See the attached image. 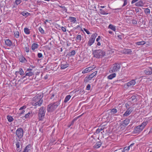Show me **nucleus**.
I'll return each mask as SVG.
<instances>
[{"label":"nucleus","instance_id":"54","mask_svg":"<svg viewBox=\"0 0 152 152\" xmlns=\"http://www.w3.org/2000/svg\"><path fill=\"white\" fill-rule=\"evenodd\" d=\"M122 36L121 35H118V38L120 39H122Z\"/></svg>","mask_w":152,"mask_h":152},{"label":"nucleus","instance_id":"13","mask_svg":"<svg viewBox=\"0 0 152 152\" xmlns=\"http://www.w3.org/2000/svg\"><path fill=\"white\" fill-rule=\"evenodd\" d=\"M106 115H108L106 118L107 119V122H112L113 120V115H111L110 114H109L108 113H106Z\"/></svg>","mask_w":152,"mask_h":152},{"label":"nucleus","instance_id":"40","mask_svg":"<svg viewBox=\"0 0 152 152\" xmlns=\"http://www.w3.org/2000/svg\"><path fill=\"white\" fill-rule=\"evenodd\" d=\"M132 51L129 49H126L125 50L124 53L126 54H131L132 53Z\"/></svg>","mask_w":152,"mask_h":152},{"label":"nucleus","instance_id":"28","mask_svg":"<svg viewBox=\"0 0 152 152\" xmlns=\"http://www.w3.org/2000/svg\"><path fill=\"white\" fill-rule=\"evenodd\" d=\"M109 28L111 29L114 31H115L116 30L115 27L113 25L110 24L109 26Z\"/></svg>","mask_w":152,"mask_h":152},{"label":"nucleus","instance_id":"32","mask_svg":"<svg viewBox=\"0 0 152 152\" xmlns=\"http://www.w3.org/2000/svg\"><path fill=\"white\" fill-rule=\"evenodd\" d=\"M117 112V110L116 109L114 108L112 109L110 112V113L111 114V115H113Z\"/></svg>","mask_w":152,"mask_h":152},{"label":"nucleus","instance_id":"63","mask_svg":"<svg viewBox=\"0 0 152 152\" xmlns=\"http://www.w3.org/2000/svg\"><path fill=\"white\" fill-rule=\"evenodd\" d=\"M83 29H84V31L85 32H86V30H87V29H86V28H84Z\"/></svg>","mask_w":152,"mask_h":152},{"label":"nucleus","instance_id":"15","mask_svg":"<svg viewBox=\"0 0 152 152\" xmlns=\"http://www.w3.org/2000/svg\"><path fill=\"white\" fill-rule=\"evenodd\" d=\"M133 110V108L131 107L129 108L123 114L124 116H128L129 114H131Z\"/></svg>","mask_w":152,"mask_h":152},{"label":"nucleus","instance_id":"59","mask_svg":"<svg viewBox=\"0 0 152 152\" xmlns=\"http://www.w3.org/2000/svg\"><path fill=\"white\" fill-rule=\"evenodd\" d=\"M16 147H17V148H18L19 147V145L18 144H16Z\"/></svg>","mask_w":152,"mask_h":152},{"label":"nucleus","instance_id":"23","mask_svg":"<svg viewBox=\"0 0 152 152\" xmlns=\"http://www.w3.org/2000/svg\"><path fill=\"white\" fill-rule=\"evenodd\" d=\"M145 41H142L136 42L135 43V44L138 45H145Z\"/></svg>","mask_w":152,"mask_h":152},{"label":"nucleus","instance_id":"49","mask_svg":"<svg viewBox=\"0 0 152 152\" xmlns=\"http://www.w3.org/2000/svg\"><path fill=\"white\" fill-rule=\"evenodd\" d=\"M131 99L132 101H133L136 99V96H132L131 97Z\"/></svg>","mask_w":152,"mask_h":152},{"label":"nucleus","instance_id":"45","mask_svg":"<svg viewBox=\"0 0 152 152\" xmlns=\"http://www.w3.org/2000/svg\"><path fill=\"white\" fill-rule=\"evenodd\" d=\"M75 54V50H73L71 51L69 55L70 56H74Z\"/></svg>","mask_w":152,"mask_h":152},{"label":"nucleus","instance_id":"3","mask_svg":"<svg viewBox=\"0 0 152 152\" xmlns=\"http://www.w3.org/2000/svg\"><path fill=\"white\" fill-rule=\"evenodd\" d=\"M60 101H58L56 102L49 104L47 107V111L48 112H51L53 111L60 104Z\"/></svg>","mask_w":152,"mask_h":152},{"label":"nucleus","instance_id":"2","mask_svg":"<svg viewBox=\"0 0 152 152\" xmlns=\"http://www.w3.org/2000/svg\"><path fill=\"white\" fill-rule=\"evenodd\" d=\"M147 123V121L144 122L141 125L135 127L133 131L134 133H139L143 130Z\"/></svg>","mask_w":152,"mask_h":152},{"label":"nucleus","instance_id":"52","mask_svg":"<svg viewBox=\"0 0 152 152\" xmlns=\"http://www.w3.org/2000/svg\"><path fill=\"white\" fill-rule=\"evenodd\" d=\"M101 37L100 36H99L96 39V41L98 42L99 40L100 39Z\"/></svg>","mask_w":152,"mask_h":152},{"label":"nucleus","instance_id":"55","mask_svg":"<svg viewBox=\"0 0 152 152\" xmlns=\"http://www.w3.org/2000/svg\"><path fill=\"white\" fill-rule=\"evenodd\" d=\"M137 23V21L135 20H134L132 21V23L133 24H135Z\"/></svg>","mask_w":152,"mask_h":152},{"label":"nucleus","instance_id":"17","mask_svg":"<svg viewBox=\"0 0 152 152\" xmlns=\"http://www.w3.org/2000/svg\"><path fill=\"white\" fill-rule=\"evenodd\" d=\"M32 69H28L26 71V76H31L34 75V72H32Z\"/></svg>","mask_w":152,"mask_h":152},{"label":"nucleus","instance_id":"26","mask_svg":"<svg viewBox=\"0 0 152 152\" xmlns=\"http://www.w3.org/2000/svg\"><path fill=\"white\" fill-rule=\"evenodd\" d=\"M103 129V128L102 127H99L97 129L96 132H94V134H99L101 131Z\"/></svg>","mask_w":152,"mask_h":152},{"label":"nucleus","instance_id":"60","mask_svg":"<svg viewBox=\"0 0 152 152\" xmlns=\"http://www.w3.org/2000/svg\"><path fill=\"white\" fill-rule=\"evenodd\" d=\"M126 107L127 108L128 107V106L129 105L128 104H125Z\"/></svg>","mask_w":152,"mask_h":152},{"label":"nucleus","instance_id":"42","mask_svg":"<svg viewBox=\"0 0 152 152\" xmlns=\"http://www.w3.org/2000/svg\"><path fill=\"white\" fill-rule=\"evenodd\" d=\"M39 31H40V32L42 34H43L44 33V30H43V29L41 27H39Z\"/></svg>","mask_w":152,"mask_h":152},{"label":"nucleus","instance_id":"57","mask_svg":"<svg viewBox=\"0 0 152 152\" xmlns=\"http://www.w3.org/2000/svg\"><path fill=\"white\" fill-rule=\"evenodd\" d=\"M115 50H114L113 49L111 50V51H110V53H112L114 52Z\"/></svg>","mask_w":152,"mask_h":152},{"label":"nucleus","instance_id":"29","mask_svg":"<svg viewBox=\"0 0 152 152\" xmlns=\"http://www.w3.org/2000/svg\"><path fill=\"white\" fill-rule=\"evenodd\" d=\"M82 39V36L80 35H78L76 38V40L78 42H80Z\"/></svg>","mask_w":152,"mask_h":152},{"label":"nucleus","instance_id":"51","mask_svg":"<svg viewBox=\"0 0 152 152\" xmlns=\"http://www.w3.org/2000/svg\"><path fill=\"white\" fill-rule=\"evenodd\" d=\"M139 0H132V2H131V3L132 4H133L136 2L137 1H138Z\"/></svg>","mask_w":152,"mask_h":152},{"label":"nucleus","instance_id":"58","mask_svg":"<svg viewBox=\"0 0 152 152\" xmlns=\"http://www.w3.org/2000/svg\"><path fill=\"white\" fill-rule=\"evenodd\" d=\"M97 45L98 46H100L101 45V43L100 42H98Z\"/></svg>","mask_w":152,"mask_h":152},{"label":"nucleus","instance_id":"41","mask_svg":"<svg viewBox=\"0 0 152 152\" xmlns=\"http://www.w3.org/2000/svg\"><path fill=\"white\" fill-rule=\"evenodd\" d=\"M24 73V71L22 69L20 68L19 69V73L20 74V75H22Z\"/></svg>","mask_w":152,"mask_h":152},{"label":"nucleus","instance_id":"31","mask_svg":"<svg viewBox=\"0 0 152 152\" xmlns=\"http://www.w3.org/2000/svg\"><path fill=\"white\" fill-rule=\"evenodd\" d=\"M24 31L26 34H30V31L29 29L28 28H24Z\"/></svg>","mask_w":152,"mask_h":152},{"label":"nucleus","instance_id":"20","mask_svg":"<svg viewBox=\"0 0 152 152\" xmlns=\"http://www.w3.org/2000/svg\"><path fill=\"white\" fill-rule=\"evenodd\" d=\"M20 61L23 63H25L27 62V60L23 56H20L19 58Z\"/></svg>","mask_w":152,"mask_h":152},{"label":"nucleus","instance_id":"30","mask_svg":"<svg viewBox=\"0 0 152 152\" xmlns=\"http://www.w3.org/2000/svg\"><path fill=\"white\" fill-rule=\"evenodd\" d=\"M144 12L146 15H148L150 13V11L149 9L147 8H144Z\"/></svg>","mask_w":152,"mask_h":152},{"label":"nucleus","instance_id":"9","mask_svg":"<svg viewBox=\"0 0 152 152\" xmlns=\"http://www.w3.org/2000/svg\"><path fill=\"white\" fill-rule=\"evenodd\" d=\"M96 66L94 65L89 66L84 69L82 72V73L85 74L88 72L96 68Z\"/></svg>","mask_w":152,"mask_h":152},{"label":"nucleus","instance_id":"35","mask_svg":"<svg viewBox=\"0 0 152 152\" xmlns=\"http://www.w3.org/2000/svg\"><path fill=\"white\" fill-rule=\"evenodd\" d=\"M100 13L102 15H107L108 14V13L106 12L104 10H103L100 9Z\"/></svg>","mask_w":152,"mask_h":152},{"label":"nucleus","instance_id":"18","mask_svg":"<svg viewBox=\"0 0 152 152\" xmlns=\"http://www.w3.org/2000/svg\"><path fill=\"white\" fill-rule=\"evenodd\" d=\"M145 3L142 0H140L136 3L135 5L137 7H143L144 6Z\"/></svg>","mask_w":152,"mask_h":152},{"label":"nucleus","instance_id":"36","mask_svg":"<svg viewBox=\"0 0 152 152\" xmlns=\"http://www.w3.org/2000/svg\"><path fill=\"white\" fill-rule=\"evenodd\" d=\"M14 36L16 38H18L19 36V34L18 31H16L14 32Z\"/></svg>","mask_w":152,"mask_h":152},{"label":"nucleus","instance_id":"33","mask_svg":"<svg viewBox=\"0 0 152 152\" xmlns=\"http://www.w3.org/2000/svg\"><path fill=\"white\" fill-rule=\"evenodd\" d=\"M7 118L8 120V121L10 122H11L13 120V118L10 115L7 116Z\"/></svg>","mask_w":152,"mask_h":152},{"label":"nucleus","instance_id":"24","mask_svg":"<svg viewBox=\"0 0 152 152\" xmlns=\"http://www.w3.org/2000/svg\"><path fill=\"white\" fill-rule=\"evenodd\" d=\"M116 76V74L115 73L112 74H111L109 75L107 78L108 79L111 80L114 77H115Z\"/></svg>","mask_w":152,"mask_h":152},{"label":"nucleus","instance_id":"38","mask_svg":"<svg viewBox=\"0 0 152 152\" xmlns=\"http://www.w3.org/2000/svg\"><path fill=\"white\" fill-rule=\"evenodd\" d=\"M129 150V147H125L122 151V152H126L128 151Z\"/></svg>","mask_w":152,"mask_h":152},{"label":"nucleus","instance_id":"48","mask_svg":"<svg viewBox=\"0 0 152 152\" xmlns=\"http://www.w3.org/2000/svg\"><path fill=\"white\" fill-rule=\"evenodd\" d=\"M39 58H41L42 56V55L41 53H39L37 54Z\"/></svg>","mask_w":152,"mask_h":152},{"label":"nucleus","instance_id":"44","mask_svg":"<svg viewBox=\"0 0 152 152\" xmlns=\"http://www.w3.org/2000/svg\"><path fill=\"white\" fill-rule=\"evenodd\" d=\"M21 2V0H16L15 1V3L17 5L20 4Z\"/></svg>","mask_w":152,"mask_h":152},{"label":"nucleus","instance_id":"22","mask_svg":"<svg viewBox=\"0 0 152 152\" xmlns=\"http://www.w3.org/2000/svg\"><path fill=\"white\" fill-rule=\"evenodd\" d=\"M5 43L7 45L9 46H11L12 44L11 41L9 39H6L5 40Z\"/></svg>","mask_w":152,"mask_h":152},{"label":"nucleus","instance_id":"4","mask_svg":"<svg viewBox=\"0 0 152 152\" xmlns=\"http://www.w3.org/2000/svg\"><path fill=\"white\" fill-rule=\"evenodd\" d=\"M93 54L94 57L96 58H99L103 57L105 55V53L101 50H94Z\"/></svg>","mask_w":152,"mask_h":152},{"label":"nucleus","instance_id":"53","mask_svg":"<svg viewBox=\"0 0 152 152\" xmlns=\"http://www.w3.org/2000/svg\"><path fill=\"white\" fill-rule=\"evenodd\" d=\"M134 145V143H132L128 147H129V149H130V148L132 147Z\"/></svg>","mask_w":152,"mask_h":152},{"label":"nucleus","instance_id":"25","mask_svg":"<svg viewBox=\"0 0 152 152\" xmlns=\"http://www.w3.org/2000/svg\"><path fill=\"white\" fill-rule=\"evenodd\" d=\"M102 144V143L100 142H97L94 145V147L96 148H98L100 147Z\"/></svg>","mask_w":152,"mask_h":152},{"label":"nucleus","instance_id":"34","mask_svg":"<svg viewBox=\"0 0 152 152\" xmlns=\"http://www.w3.org/2000/svg\"><path fill=\"white\" fill-rule=\"evenodd\" d=\"M31 116V113L30 112H29L25 114L24 117L25 118H29Z\"/></svg>","mask_w":152,"mask_h":152},{"label":"nucleus","instance_id":"19","mask_svg":"<svg viewBox=\"0 0 152 152\" xmlns=\"http://www.w3.org/2000/svg\"><path fill=\"white\" fill-rule=\"evenodd\" d=\"M69 64L66 62H63L61 65V67L62 69H64L68 67Z\"/></svg>","mask_w":152,"mask_h":152},{"label":"nucleus","instance_id":"50","mask_svg":"<svg viewBox=\"0 0 152 152\" xmlns=\"http://www.w3.org/2000/svg\"><path fill=\"white\" fill-rule=\"evenodd\" d=\"M91 87V86L90 84H88L86 86V89L89 90Z\"/></svg>","mask_w":152,"mask_h":152},{"label":"nucleus","instance_id":"5","mask_svg":"<svg viewBox=\"0 0 152 152\" xmlns=\"http://www.w3.org/2000/svg\"><path fill=\"white\" fill-rule=\"evenodd\" d=\"M45 112L46 110L45 107H42L39 109L38 114L39 120H42L44 118Z\"/></svg>","mask_w":152,"mask_h":152},{"label":"nucleus","instance_id":"46","mask_svg":"<svg viewBox=\"0 0 152 152\" xmlns=\"http://www.w3.org/2000/svg\"><path fill=\"white\" fill-rule=\"evenodd\" d=\"M25 50L27 53H28L29 51V49L28 46L26 47L25 48Z\"/></svg>","mask_w":152,"mask_h":152},{"label":"nucleus","instance_id":"61","mask_svg":"<svg viewBox=\"0 0 152 152\" xmlns=\"http://www.w3.org/2000/svg\"><path fill=\"white\" fill-rule=\"evenodd\" d=\"M121 8H117V9H114L115 10H121Z\"/></svg>","mask_w":152,"mask_h":152},{"label":"nucleus","instance_id":"27","mask_svg":"<svg viewBox=\"0 0 152 152\" xmlns=\"http://www.w3.org/2000/svg\"><path fill=\"white\" fill-rule=\"evenodd\" d=\"M71 97V96L70 95H67L65 98L64 101V103L67 102L70 99Z\"/></svg>","mask_w":152,"mask_h":152},{"label":"nucleus","instance_id":"12","mask_svg":"<svg viewBox=\"0 0 152 152\" xmlns=\"http://www.w3.org/2000/svg\"><path fill=\"white\" fill-rule=\"evenodd\" d=\"M144 73L147 75H150L152 74V67H149L144 71Z\"/></svg>","mask_w":152,"mask_h":152},{"label":"nucleus","instance_id":"62","mask_svg":"<svg viewBox=\"0 0 152 152\" xmlns=\"http://www.w3.org/2000/svg\"><path fill=\"white\" fill-rule=\"evenodd\" d=\"M100 7L102 8H104L105 7L104 6H101Z\"/></svg>","mask_w":152,"mask_h":152},{"label":"nucleus","instance_id":"43","mask_svg":"<svg viewBox=\"0 0 152 152\" xmlns=\"http://www.w3.org/2000/svg\"><path fill=\"white\" fill-rule=\"evenodd\" d=\"M129 123V120L128 119H126L124 121V123L126 125H127Z\"/></svg>","mask_w":152,"mask_h":152},{"label":"nucleus","instance_id":"37","mask_svg":"<svg viewBox=\"0 0 152 152\" xmlns=\"http://www.w3.org/2000/svg\"><path fill=\"white\" fill-rule=\"evenodd\" d=\"M22 15L24 16L27 17L29 15V13L28 12H23L21 13Z\"/></svg>","mask_w":152,"mask_h":152},{"label":"nucleus","instance_id":"8","mask_svg":"<svg viewBox=\"0 0 152 152\" xmlns=\"http://www.w3.org/2000/svg\"><path fill=\"white\" fill-rule=\"evenodd\" d=\"M16 135L19 138H21L23 136V130L21 128L18 129L16 132Z\"/></svg>","mask_w":152,"mask_h":152},{"label":"nucleus","instance_id":"14","mask_svg":"<svg viewBox=\"0 0 152 152\" xmlns=\"http://www.w3.org/2000/svg\"><path fill=\"white\" fill-rule=\"evenodd\" d=\"M136 83V81L134 80H132L128 82L125 85L128 87H132L134 86Z\"/></svg>","mask_w":152,"mask_h":152},{"label":"nucleus","instance_id":"7","mask_svg":"<svg viewBox=\"0 0 152 152\" xmlns=\"http://www.w3.org/2000/svg\"><path fill=\"white\" fill-rule=\"evenodd\" d=\"M96 37V34L95 33L91 35L88 42V46H91L94 43Z\"/></svg>","mask_w":152,"mask_h":152},{"label":"nucleus","instance_id":"47","mask_svg":"<svg viewBox=\"0 0 152 152\" xmlns=\"http://www.w3.org/2000/svg\"><path fill=\"white\" fill-rule=\"evenodd\" d=\"M61 29L62 31L64 32H65L66 31V29L65 27L62 26L61 27Z\"/></svg>","mask_w":152,"mask_h":152},{"label":"nucleus","instance_id":"16","mask_svg":"<svg viewBox=\"0 0 152 152\" xmlns=\"http://www.w3.org/2000/svg\"><path fill=\"white\" fill-rule=\"evenodd\" d=\"M31 145H28L24 149L23 152H31Z\"/></svg>","mask_w":152,"mask_h":152},{"label":"nucleus","instance_id":"39","mask_svg":"<svg viewBox=\"0 0 152 152\" xmlns=\"http://www.w3.org/2000/svg\"><path fill=\"white\" fill-rule=\"evenodd\" d=\"M69 19L71 22H73V23H75L76 21V19L74 17H70Z\"/></svg>","mask_w":152,"mask_h":152},{"label":"nucleus","instance_id":"10","mask_svg":"<svg viewBox=\"0 0 152 152\" xmlns=\"http://www.w3.org/2000/svg\"><path fill=\"white\" fill-rule=\"evenodd\" d=\"M97 72V71H96L91 74L88 77L85 78L84 79L85 81H88L91 80L94 76L96 75Z\"/></svg>","mask_w":152,"mask_h":152},{"label":"nucleus","instance_id":"6","mask_svg":"<svg viewBox=\"0 0 152 152\" xmlns=\"http://www.w3.org/2000/svg\"><path fill=\"white\" fill-rule=\"evenodd\" d=\"M120 68V65L117 64H114L113 67H111L110 70V72L113 73L117 71Z\"/></svg>","mask_w":152,"mask_h":152},{"label":"nucleus","instance_id":"64","mask_svg":"<svg viewBox=\"0 0 152 152\" xmlns=\"http://www.w3.org/2000/svg\"><path fill=\"white\" fill-rule=\"evenodd\" d=\"M109 33L110 34H111L112 33V32L111 31H109Z\"/></svg>","mask_w":152,"mask_h":152},{"label":"nucleus","instance_id":"1","mask_svg":"<svg viewBox=\"0 0 152 152\" xmlns=\"http://www.w3.org/2000/svg\"><path fill=\"white\" fill-rule=\"evenodd\" d=\"M42 96L38 95L34 97L33 99L32 104L34 106H40L42 103L43 100L42 99Z\"/></svg>","mask_w":152,"mask_h":152},{"label":"nucleus","instance_id":"21","mask_svg":"<svg viewBox=\"0 0 152 152\" xmlns=\"http://www.w3.org/2000/svg\"><path fill=\"white\" fill-rule=\"evenodd\" d=\"M39 47V45L37 43H33L31 46V49L32 50L34 51L36 49H37Z\"/></svg>","mask_w":152,"mask_h":152},{"label":"nucleus","instance_id":"56","mask_svg":"<svg viewBox=\"0 0 152 152\" xmlns=\"http://www.w3.org/2000/svg\"><path fill=\"white\" fill-rule=\"evenodd\" d=\"M86 32L88 34H90V32L88 30H86Z\"/></svg>","mask_w":152,"mask_h":152},{"label":"nucleus","instance_id":"11","mask_svg":"<svg viewBox=\"0 0 152 152\" xmlns=\"http://www.w3.org/2000/svg\"><path fill=\"white\" fill-rule=\"evenodd\" d=\"M26 105H24L21 107L19 109L18 111V114L21 115L22 114L24 113L25 111L24 110L26 109Z\"/></svg>","mask_w":152,"mask_h":152}]
</instances>
